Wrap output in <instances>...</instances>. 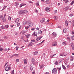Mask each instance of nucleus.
Segmentation results:
<instances>
[{
	"label": "nucleus",
	"mask_w": 74,
	"mask_h": 74,
	"mask_svg": "<svg viewBox=\"0 0 74 74\" xmlns=\"http://www.w3.org/2000/svg\"><path fill=\"white\" fill-rule=\"evenodd\" d=\"M45 21V18H43L42 19V20H41L40 22H41V23H43V22H44Z\"/></svg>",
	"instance_id": "nucleus-10"
},
{
	"label": "nucleus",
	"mask_w": 74,
	"mask_h": 74,
	"mask_svg": "<svg viewBox=\"0 0 74 74\" xmlns=\"http://www.w3.org/2000/svg\"><path fill=\"white\" fill-rule=\"evenodd\" d=\"M23 32L24 33H26V31L24 30L23 31Z\"/></svg>",
	"instance_id": "nucleus-50"
},
{
	"label": "nucleus",
	"mask_w": 74,
	"mask_h": 74,
	"mask_svg": "<svg viewBox=\"0 0 74 74\" xmlns=\"http://www.w3.org/2000/svg\"><path fill=\"white\" fill-rule=\"evenodd\" d=\"M56 45H57V42L56 41L54 42L52 44V46L53 47H55L56 46Z\"/></svg>",
	"instance_id": "nucleus-6"
},
{
	"label": "nucleus",
	"mask_w": 74,
	"mask_h": 74,
	"mask_svg": "<svg viewBox=\"0 0 74 74\" xmlns=\"http://www.w3.org/2000/svg\"><path fill=\"white\" fill-rule=\"evenodd\" d=\"M11 18L10 16H9L8 17V19L9 21H10V20H11Z\"/></svg>",
	"instance_id": "nucleus-43"
},
{
	"label": "nucleus",
	"mask_w": 74,
	"mask_h": 74,
	"mask_svg": "<svg viewBox=\"0 0 74 74\" xmlns=\"http://www.w3.org/2000/svg\"><path fill=\"white\" fill-rule=\"evenodd\" d=\"M72 40H74V35L73 36L71 37Z\"/></svg>",
	"instance_id": "nucleus-39"
},
{
	"label": "nucleus",
	"mask_w": 74,
	"mask_h": 74,
	"mask_svg": "<svg viewBox=\"0 0 74 74\" xmlns=\"http://www.w3.org/2000/svg\"><path fill=\"white\" fill-rule=\"evenodd\" d=\"M72 24H73L72 26V27H74V23H73Z\"/></svg>",
	"instance_id": "nucleus-59"
},
{
	"label": "nucleus",
	"mask_w": 74,
	"mask_h": 74,
	"mask_svg": "<svg viewBox=\"0 0 74 74\" xmlns=\"http://www.w3.org/2000/svg\"><path fill=\"white\" fill-rule=\"evenodd\" d=\"M33 36H36V37H37V33H35V32H34L33 34H32Z\"/></svg>",
	"instance_id": "nucleus-18"
},
{
	"label": "nucleus",
	"mask_w": 74,
	"mask_h": 74,
	"mask_svg": "<svg viewBox=\"0 0 74 74\" xmlns=\"http://www.w3.org/2000/svg\"><path fill=\"white\" fill-rule=\"evenodd\" d=\"M70 16L72 17L73 16V15L72 14H71L69 15Z\"/></svg>",
	"instance_id": "nucleus-52"
},
{
	"label": "nucleus",
	"mask_w": 74,
	"mask_h": 74,
	"mask_svg": "<svg viewBox=\"0 0 74 74\" xmlns=\"http://www.w3.org/2000/svg\"><path fill=\"white\" fill-rule=\"evenodd\" d=\"M54 64H55L56 65H58V62L57 61H56L55 62V63H54Z\"/></svg>",
	"instance_id": "nucleus-33"
},
{
	"label": "nucleus",
	"mask_w": 74,
	"mask_h": 74,
	"mask_svg": "<svg viewBox=\"0 0 74 74\" xmlns=\"http://www.w3.org/2000/svg\"><path fill=\"white\" fill-rule=\"evenodd\" d=\"M26 5L25 4H21L20 5V8H21V7H22V6H23V5Z\"/></svg>",
	"instance_id": "nucleus-17"
},
{
	"label": "nucleus",
	"mask_w": 74,
	"mask_h": 74,
	"mask_svg": "<svg viewBox=\"0 0 74 74\" xmlns=\"http://www.w3.org/2000/svg\"><path fill=\"white\" fill-rule=\"evenodd\" d=\"M18 55H19V54H14L12 56H11V57H12V56H18Z\"/></svg>",
	"instance_id": "nucleus-23"
},
{
	"label": "nucleus",
	"mask_w": 74,
	"mask_h": 74,
	"mask_svg": "<svg viewBox=\"0 0 74 74\" xmlns=\"http://www.w3.org/2000/svg\"><path fill=\"white\" fill-rule=\"evenodd\" d=\"M49 2L48 1H45V4H49Z\"/></svg>",
	"instance_id": "nucleus-21"
},
{
	"label": "nucleus",
	"mask_w": 74,
	"mask_h": 74,
	"mask_svg": "<svg viewBox=\"0 0 74 74\" xmlns=\"http://www.w3.org/2000/svg\"><path fill=\"white\" fill-rule=\"evenodd\" d=\"M45 74H49V73H47V72H46L45 73Z\"/></svg>",
	"instance_id": "nucleus-64"
},
{
	"label": "nucleus",
	"mask_w": 74,
	"mask_h": 74,
	"mask_svg": "<svg viewBox=\"0 0 74 74\" xmlns=\"http://www.w3.org/2000/svg\"><path fill=\"white\" fill-rule=\"evenodd\" d=\"M37 5L38 6H39L40 5L39 4V3H38V2H37L36 3Z\"/></svg>",
	"instance_id": "nucleus-54"
},
{
	"label": "nucleus",
	"mask_w": 74,
	"mask_h": 74,
	"mask_svg": "<svg viewBox=\"0 0 74 74\" xmlns=\"http://www.w3.org/2000/svg\"><path fill=\"white\" fill-rule=\"evenodd\" d=\"M36 12L37 13H38V10L37 9H36Z\"/></svg>",
	"instance_id": "nucleus-56"
},
{
	"label": "nucleus",
	"mask_w": 74,
	"mask_h": 74,
	"mask_svg": "<svg viewBox=\"0 0 74 74\" xmlns=\"http://www.w3.org/2000/svg\"><path fill=\"white\" fill-rule=\"evenodd\" d=\"M5 27L6 29H7V28H8V27H9V25H5Z\"/></svg>",
	"instance_id": "nucleus-32"
},
{
	"label": "nucleus",
	"mask_w": 74,
	"mask_h": 74,
	"mask_svg": "<svg viewBox=\"0 0 74 74\" xmlns=\"http://www.w3.org/2000/svg\"><path fill=\"white\" fill-rule=\"evenodd\" d=\"M0 51H1V52H2V51H3V48H1L0 49Z\"/></svg>",
	"instance_id": "nucleus-53"
},
{
	"label": "nucleus",
	"mask_w": 74,
	"mask_h": 74,
	"mask_svg": "<svg viewBox=\"0 0 74 74\" xmlns=\"http://www.w3.org/2000/svg\"><path fill=\"white\" fill-rule=\"evenodd\" d=\"M28 28H29V27H28V26L27 27L26 26H25V28L26 29H28Z\"/></svg>",
	"instance_id": "nucleus-55"
},
{
	"label": "nucleus",
	"mask_w": 74,
	"mask_h": 74,
	"mask_svg": "<svg viewBox=\"0 0 74 74\" xmlns=\"http://www.w3.org/2000/svg\"><path fill=\"white\" fill-rule=\"evenodd\" d=\"M8 65H7L6 66L5 68V70L6 71H8Z\"/></svg>",
	"instance_id": "nucleus-13"
},
{
	"label": "nucleus",
	"mask_w": 74,
	"mask_h": 74,
	"mask_svg": "<svg viewBox=\"0 0 74 74\" xmlns=\"http://www.w3.org/2000/svg\"><path fill=\"white\" fill-rule=\"evenodd\" d=\"M16 50H17V51H18V48H19V47L18 46H16Z\"/></svg>",
	"instance_id": "nucleus-44"
},
{
	"label": "nucleus",
	"mask_w": 74,
	"mask_h": 74,
	"mask_svg": "<svg viewBox=\"0 0 74 74\" xmlns=\"http://www.w3.org/2000/svg\"><path fill=\"white\" fill-rule=\"evenodd\" d=\"M31 41L32 42H35V40H31Z\"/></svg>",
	"instance_id": "nucleus-47"
},
{
	"label": "nucleus",
	"mask_w": 74,
	"mask_h": 74,
	"mask_svg": "<svg viewBox=\"0 0 74 74\" xmlns=\"http://www.w3.org/2000/svg\"><path fill=\"white\" fill-rule=\"evenodd\" d=\"M24 14H25V13L27 14V13H28V11L26 10H24Z\"/></svg>",
	"instance_id": "nucleus-30"
},
{
	"label": "nucleus",
	"mask_w": 74,
	"mask_h": 74,
	"mask_svg": "<svg viewBox=\"0 0 74 74\" xmlns=\"http://www.w3.org/2000/svg\"><path fill=\"white\" fill-rule=\"evenodd\" d=\"M65 24L66 26H68V23L67 21L66 20L65 21Z\"/></svg>",
	"instance_id": "nucleus-14"
},
{
	"label": "nucleus",
	"mask_w": 74,
	"mask_h": 74,
	"mask_svg": "<svg viewBox=\"0 0 74 74\" xmlns=\"http://www.w3.org/2000/svg\"><path fill=\"white\" fill-rule=\"evenodd\" d=\"M11 74H14V70H13L11 72Z\"/></svg>",
	"instance_id": "nucleus-41"
},
{
	"label": "nucleus",
	"mask_w": 74,
	"mask_h": 74,
	"mask_svg": "<svg viewBox=\"0 0 74 74\" xmlns=\"http://www.w3.org/2000/svg\"><path fill=\"white\" fill-rule=\"evenodd\" d=\"M64 1H65L66 3H67L69 2V0H63Z\"/></svg>",
	"instance_id": "nucleus-29"
},
{
	"label": "nucleus",
	"mask_w": 74,
	"mask_h": 74,
	"mask_svg": "<svg viewBox=\"0 0 74 74\" xmlns=\"http://www.w3.org/2000/svg\"><path fill=\"white\" fill-rule=\"evenodd\" d=\"M35 74V71L34 70L33 71V72H32V74Z\"/></svg>",
	"instance_id": "nucleus-51"
},
{
	"label": "nucleus",
	"mask_w": 74,
	"mask_h": 74,
	"mask_svg": "<svg viewBox=\"0 0 74 74\" xmlns=\"http://www.w3.org/2000/svg\"><path fill=\"white\" fill-rule=\"evenodd\" d=\"M34 44L33 43V42H31L28 45L27 47H31V46L33 45Z\"/></svg>",
	"instance_id": "nucleus-8"
},
{
	"label": "nucleus",
	"mask_w": 74,
	"mask_h": 74,
	"mask_svg": "<svg viewBox=\"0 0 74 74\" xmlns=\"http://www.w3.org/2000/svg\"><path fill=\"white\" fill-rule=\"evenodd\" d=\"M39 29H40L38 27H37L36 28V30H39Z\"/></svg>",
	"instance_id": "nucleus-62"
},
{
	"label": "nucleus",
	"mask_w": 74,
	"mask_h": 74,
	"mask_svg": "<svg viewBox=\"0 0 74 74\" xmlns=\"http://www.w3.org/2000/svg\"><path fill=\"white\" fill-rule=\"evenodd\" d=\"M18 13L19 14H21L22 15H24L25 14V12H24V10H19Z\"/></svg>",
	"instance_id": "nucleus-3"
},
{
	"label": "nucleus",
	"mask_w": 74,
	"mask_h": 74,
	"mask_svg": "<svg viewBox=\"0 0 74 74\" xmlns=\"http://www.w3.org/2000/svg\"><path fill=\"white\" fill-rule=\"evenodd\" d=\"M28 39H27V40H24V41H25V42H28Z\"/></svg>",
	"instance_id": "nucleus-45"
},
{
	"label": "nucleus",
	"mask_w": 74,
	"mask_h": 74,
	"mask_svg": "<svg viewBox=\"0 0 74 74\" xmlns=\"http://www.w3.org/2000/svg\"><path fill=\"white\" fill-rule=\"evenodd\" d=\"M72 49L74 50V45L72 47Z\"/></svg>",
	"instance_id": "nucleus-63"
},
{
	"label": "nucleus",
	"mask_w": 74,
	"mask_h": 74,
	"mask_svg": "<svg viewBox=\"0 0 74 74\" xmlns=\"http://www.w3.org/2000/svg\"><path fill=\"white\" fill-rule=\"evenodd\" d=\"M19 22V18H18L16 20L15 23H16V22L18 23V22Z\"/></svg>",
	"instance_id": "nucleus-11"
},
{
	"label": "nucleus",
	"mask_w": 74,
	"mask_h": 74,
	"mask_svg": "<svg viewBox=\"0 0 74 74\" xmlns=\"http://www.w3.org/2000/svg\"><path fill=\"white\" fill-rule=\"evenodd\" d=\"M70 8V6H68L67 7H66L65 8H64V11H67L68 10H69V9Z\"/></svg>",
	"instance_id": "nucleus-4"
},
{
	"label": "nucleus",
	"mask_w": 74,
	"mask_h": 74,
	"mask_svg": "<svg viewBox=\"0 0 74 74\" xmlns=\"http://www.w3.org/2000/svg\"><path fill=\"white\" fill-rule=\"evenodd\" d=\"M74 3V1H73L71 3V5H73Z\"/></svg>",
	"instance_id": "nucleus-40"
},
{
	"label": "nucleus",
	"mask_w": 74,
	"mask_h": 74,
	"mask_svg": "<svg viewBox=\"0 0 74 74\" xmlns=\"http://www.w3.org/2000/svg\"><path fill=\"white\" fill-rule=\"evenodd\" d=\"M19 59H16V62H17V63H18V62H19Z\"/></svg>",
	"instance_id": "nucleus-48"
},
{
	"label": "nucleus",
	"mask_w": 74,
	"mask_h": 74,
	"mask_svg": "<svg viewBox=\"0 0 74 74\" xmlns=\"http://www.w3.org/2000/svg\"><path fill=\"white\" fill-rule=\"evenodd\" d=\"M24 64H26V63H27V62H26V60H24Z\"/></svg>",
	"instance_id": "nucleus-42"
},
{
	"label": "nucleus",
	"mask_w": 74,
	"mask_h": 74,
	"mask_svg": "<svg viewBox=\"0 0 74 74\" xmlns=\"http://www.w3.org/2000/svg\"><path fill=\"white\" fill-rule=\"evenodd\" d=\"M42 37V36H41L36 38V40L37 41H39Z\"/></svg>",
	"instance_id": "nucleus-7"
},
{
	"label": "nucleus",
	"mask_w": 74,
	"mask_h": 74,
	"mask_svg": "<svg viewBox=\"0 0 74 74\" xmlns=\"http://www.w3.org/2000/svg\"><path fill=\"white\" fill-rule=\"evenodd\" d=\"M54 19H56V20L58 19V16H55L54 17Z\"/></svg>",
	"instance_id": "nucleus-31"
},
{
	"label": "nucleus",
	"mask_w": 74,
	"mask_h": 74,
	"mask_svg": "<svg viewBox=\"0 0 74 74\" xmlns=\"http://www.w3.org/2000/svg\"><path fill=\"white\" fill-rule=\"evenodd\" d=\"M57 69L59 71V72L60 71V70H61V67H60V68L57 67Z\"/></svg>",
	"instance_id": "nucleus-26"
},
{
	"label": "nucleus",
	"mask_w": 74,
	"mask_h": 74,
	"mask_svg": "<svg viewBox=\"0 0 74 74\" xmlns=\"http://www.w3.org/2000/svg\"><path fill=\"white\" fill-rule=\"evenodd\" d=\"M62 67H63V69H64V70H65V69H66V67H65V66H64L63 65H62Z\"/></svg>",
	"instance_id": "nucleus-34"
},
{
	"label": "nucleus",
	"mask_w": 74,
	"mask_h": 74,
	"mask_svg": "<svg viewBox=\"0 0 74 74\" xmlns=\"http://www.w3.org/2000/svg\"><path fill=\"white\" fill-rule=\"evenodd\" d=\"M45 11H47V12H49L50 11V8H49L48 7H46L45 9Z\"/></svg>",
	"instance_id": "nucleus-5"
},
{
	"label": "nucleus",
	"mask_w": 74,
	"mask_h": 74,
	"mask_svg": "<svg viewBox=\"0 0 74 74\" xmlns=\"http://www.w3.org/2000/svg\"><path fill=\"white\" fill-rule=\"evenodd\" d=\"M33 65H31L30 66V68L31 70V71H33Z\"/></svg>",
	"instance_id": "nucleus-12"
},
{
	"label": "nucleus",
	"mask_w": 74,
	"mask_h": 74,
	"mask_svg": "<svg viewBox=\"0 0 74 74\" xmlns=\"http://www.w3.org/2000/svg\"><path fill=\"white\" fill-rule=\"evenodd\" d=\"M17 27H18L19 25H20V23H18L17 24Z\"/></svg>",
	"instance_id": "nucleus-46"
},
{
	"label": "nucleus",
	"mask_w": 74,
	"mask_h": 74,
	"mask_svg": "<svg viewBox=\"0 0 74 74\" xmlns=\"http://www.w3.org/2000/svg\"><path fill=\"white\" fill-rule=\"evenodd\" d=\"M52 34L54 37H56V36H57V34H56V33L55 32H53L52 33Z\"/></svg>",
	"instance_id": "nucleus-9"
},
{
	"label": "nucleus",
	"mask_w": 74,
	"mask_h": 74,
	"mask_svg": "<svg viewBox=\"0 0 74 74\" xmlns=\"http://www.w3.org/2000/svg\"><path fill=\"white\" fill-rule=\"evenodd\" d=\"M1 27L2 29H5V27H4V25H2Z\"/></svg>",
	"instance_id": "nucleus-24"
},
{
	"label": "nucleus",
	"mask_w": 74,
	"mask_h": 74,
	"mask_svg": "<svg viewBox=\"0 0 74 74\" xmlns=\"http://www.w3.org/2000/svg\"><path fill=\"white\" fill-rule=\"evenodd\" d=\"M3 38L4 39H7V36H4L3 37Z\"/></svg>",
	"instance_id": "nucleus-38"
},
{
	"label": "nucleus",
	"mask_w": 74,
	"mask_h": 74,
	"mask_svg": "<svg viewBox=\"0 0 74 74\" xmlns=\"http://www.w3.org/2000/svg\"><path fill=\"white\" fill-rule=\"evenodd\" d=\"M55 55H56V54L53 55L51 57V58H53V56H55Z\"/></svg>",
	"instance_id": "nucleus-57"
},
{
	"label": "nucleus",
	"mask_w": 74,
	"mask_h": 74,
	"mask_svg": "<svg viewBox=\"0 0 74 74\" xmlns=\"http://www.w3.org/2000/svg\"><path fill=\"white\" fill-rule=\"evenodd\" d=\"M52 73L53 74H56L57 73V69L56 68L53 69L52 71Z\"/></svg>",
	"instance_id": "nucleus-1"
},
{
	"label": "nucleus",
	"mask_w": 74,
	"mask_h": 74,
	"mask_svg": "<svg viewBox=\"0 0 74 74\" xmlns=\"http://www.w3.org/2000/svg\"><path fill=\"white\" fill-rule=\"evenodd\" d=\"M26 67H27V66H25L24 68V70H25V69H26Z\"/></svg>",
	"instance_id": "nucleus-60"
},
{
	"label": "nucleus",
	"mask_w": 74,
	"mask_h": 74,
	"mask_svg": "<svg viewBox=\"0 0 74 74\" xmlns=\"http://www.w3.org/2000/svg\"><path fill=\"white\" fill-rule=\"evenodd\" d=\"M15 4H16V5L17 6L18 5H19V3L17 2H15Z\"/></svg>",
	"instance_id": "nucleus-37"
},
{
	"label": "nucleus",
	"mask_w": 74,
	"mask_h": 74,
	"mask_svg": "<svg viewBox=\"0 0 74 74\" xmlns=\"http://www.w3.org/2000/svg\"><path fill=\"white\" fill-rule=\"evenodd\" d=\"M21 28H22V26L21 25H20V27H19V29H21Z\"/></svg>",
	"instance_id": "nucleus-61"
},
{
	"label": "nucleus",
	"mask_w": 74,
	"mask_h": 74,
	"mask_svg": "<svg viewBox=\"0 0 74 74\" xmlns=\"http://www.w3.org/2000/svg\"><path fill=\"white\" fill-rule=\"evenodd\" d=\"M63 32L64 33H66V32H67V30H66V28H64L63 29Z\"/></svg>",
	"instance_id": "nucleus-20"
},
{
	"label": "nucleus",
	"mask_w": 74,
	"mask_h": 74,
	"mask_svg": "<svg viewBox=\"0 0 74 74\" xmlns=\"http://www.w3.org/2000/svg\"><path fill=\"white\" fill-rule=\"evenodd\" d=\"M23 25H26L27 24V23L26 21H24L23 22Z\"/></svg>",
	"instance_id": "nucleus-15"
},
{
	"label": "nucleus",
	"mask_w": 74,
	"mask_h": 74,
	"mask_svg": "<svg viewBox=\"0 0 74 74\" xmlns=\"http://www.w3.org/2000/svg\"><path fill=\"white\" fill-rule=\"evenodd\" d=\"M30 23H29L28 25V27H32V26H33V24H31V25H30Z\"/></svg>",
	"instance_id": "nucleus-25"
},
{
	"label": "nucleus",
	"mask_w": 74,
	"mask_h": 74,
	"mask_svg": "<svg viewBox=\"0 0 74 74\" xmlns=\"http://www.w3.org/2000/svg\"><path fill=\"white\" fill-rule=\"evenodd\" d=\"M0 19H1L4 22H6V20L5 18H4L3 16L2 15H0Z\"/></svg>",
	"instance_id": "nucleus-2"
},
{
	"label": "nucleus",
	"mask_w": 74,
	"mask_h": 74,
	"mask_svg": "<svg viewBox=\"0 0 74 74\" xmlns=\"http://www.w3.org/2000/svg\"><path fill=\"white\" fill-rule=\"evenodd\" d=\"M8 70H10L11 69V68H10V67H8Z\"/></svg>",
	"instance_id": "nucleus-58"
},
{
	"label": "nucleus",
	"mask_w": 74,
	"mask_h": 74,
	"mask_svg": "<svg viewBox=\"0 0 74 74\" xmlns=\"http://www.w3.org/2000/svg\"><path fill=\"white\" fill-rule=\"evenodd\" d=\"M42 34V31L41 30H39L37 34Z\"/></svg>",
	"instance_id": "nucleus-16"
},
{
	"label": "nucleus",
	"mask_w": 74,
	"mask_h": 74,
	"mask_svg": "<svg viewBox=\"0 0 74 74\" xmlns=\"http://www.w3.org/2000/svg\"><path fill=\"white\" fill-rule=\"evenodd\" d=\"M66 41H64L62 43V44L64 45H66Z\"/></svg>",
	"instance_id": "nucleus-19"
},
{
	"label": "nucleus",
	"mask_w": 74,
	"mask_h": 74,
	"mask_svg": "<svg viewBox=\"0 0 74 74\" xmlns=\"http://www.w3.org/2000/svg\"><path fill=\"white\" fill-rule=\"evenodd\" d=\"M35 62V60L34 58H32V63H34Z\"/></svg>",
	"instance_id": "nucleus-28"
},
{
	"label": "nucleus",
	"mask_w": 74,
	"mask_h": 74,
	"mask_svg": "<svg viewBox=\"0 0 74 74\" xmlns=\"http://www.w3.org/2000/svg\"><path fill=\"white\" fill-rule=\"evenodd\" d=\"M25 36L27 38H29V37H30V34H28L27 35H25Z\"/></svg>",
	"instance_id": "nucleus-22"
},
{
	"label": "nucleus",
	"mask_w": 74,
	"mask_h": 74,
	"mask_svg": "<svg viewBox=\"0 0 74 74\" xmlns=\"http://www.w3.org/2000/svg\"><path fill=\"white\" fill-rule=\"evenodd\" d=\"M67 38L68 39V40H69L70 41V37H68Z\"/></svg>",
	"instance_id": "nucleus-49"
},
{
	"label": "nucleus",
	"mask_w": 74,
	"mask_h": 74,
	"mask_svg": "<svg viewBox=\"0 0 74 74\" xmlns=\"http://www.w3.org/2000/svg\"><path fill=\"white\" fill-rule=\"evenodd\" d=\"M37 53H38V52L35 51L34 53V55H37Z\"/></svg>",
	"instance_id": "nucleus-27"
},
{
	"label": "nucleus",
	"mask_w": 74,
	"mask_h": 74,
	"mask_svg": "<svg viewBox=\"0 0 74 74\" xmlns=\"http://www.w3.org/2000/svg\"><path fill=\"white\" fill-rule=\"evenodd\" d=\"M43 67L44 66H43V65H41L40 66V69H42V68H43Z\"/></svg>",
	"instance_id": "nucleus-35"
},
{
	"label": "nucleus",
	"mask_w": 74,
	"mask_h": 74,
	"mask_svg": "<svg viewBox=\"0 0 74 74\" xmlns=\"http://www.w3.org/2000/svg\"><path fill=\"white\" fill-rule=\"evenodd\" d=\"M7 6H4L3 8V10H4L6 8H7Z\"/></svg>",
	"instance_id": "nucleus-36"
}]
</instances>
